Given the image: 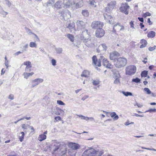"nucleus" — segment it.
I'll return each mask as SVG.
<instances>
[{"mask_svg":"<svg viewBox=\"0 0 156 156\" xmlns=\"http://www.w3.org/2000/svg\"><path fill=\"white\" fill-rule=\"evenodd\" d=\"M66 28H68L72 33H75L76 30L75 27V23L72 21L68 22L66 24Z\"/></svg>","mask_w":156,"mask_h":156,"instance_id":"39448f33","label":"nucleus"},{"mask_svg":"<svg viewBox=\"0 0 156 156\" xmlns=\"http://www.w3.org/2000/svg\"><path fill=\"white\" fill-rule=\"evenodd\" d=\"M23 52L22 51V52H21L20 51H18V52L15 53H14V55L15 56H17V55H19L20 54L22 53Z\"/></svg>","mask_w":156,"mask_h":156,"instance_id":"bf43d9fd","label":"nucleus"},{"mask_svg":"<svg viewBox=\"0 0 156 156\" xmlns=\"http://www.w3.org/2000/svg\"><path fill=\"white\" fill-rule=\"evenodd\" d=\"M151 15V14L149 12H146L145 13H144L143 15V16L144 17L146 18L147 16H150Z\"/></svg>","mask_w":156,"mask_h":156,"instance_id":"c03bdc74","label":"nucleus"},{"mask_svg":"<svg viewBox=\"0 0 156 156\" xmlns=\"http://www.w3.org/2000/svg\"><path fill=\"white\" fill-rule=\"evenodd\" d=\"M77 27L80 29H84L86 26L85 23L82 21L77 20L76 22Z\"/></svg>","mask_w":156,"mask_h":156,"instance_id":"4468645a","label":"nucleus"},{"mask_svg":"<svg viewBox=\"0 0 156 156\" xmlns=\"http://www.w3.org/2000/svg\"><path fill=\"white\" fill-rule=\"evenodd\" d=\"M91 151V148L86 150L83 153L82 156H93Z\"/></svg>","mask_w":156,"mask_h":156,"instance_id":"dca6fc26","label":"nucleus"},{"mask_svg":"<svg viewBox=\"0 0 156 156\" xmlns=\"http://www.w3.org/2000/svg\"><path fill=\"white\" fill-rule=\"evenodd\" d=\"M141 45L140 46V48H142L145 47L147 44V43L146 41L144 39H142L140 41Z\"/></svg>","mask_w":156,"mask_h":156,"instance_id":"b1692460","label":"nucleus"},{"mask_svg":"<svg viewBox=\"0 0 156 156\" xmlns=\"http://www.w3.org/2000/svg\"><path fill=\"white\" fill-rule=\"evenodd\" d=\"M50 147L53 154H57L59 156L64 155L67 151L65 146H61L59 143L57 142L52 143Z\"/></svg>","mask_w":156,"mask_h":156,"instance_id":"f257e3e1","label":"nucleus"},{"mask_svg":"<svg viewBox=\"0 0 156 156\" xmlns=\"http://www.w3.org/2000/svg\"><path fill=\"white\" fill-rule=\"evenodd\" d=\"M31 67V66H27L25 68V70L27 71H30V68Z\"/></svg>","mask_w":156,"mask_h":156,"instance_id":"3c124183","label":"nucleus"},{"mask_svg":"<svg viewBox=\"0 0 156 156\" xmlns=\"http://www.w3.org/2000/svg\"><path fill=\"white\" fill-rule=\"evenodd\" d=\"M132 81L133 82H134L136 83H138L140 82V79L137 77L135 79H133Z\"/></svg>","mask_w":156,"mask_h":156,"instance_id":"ea45409f","label":"nucleus"},{"mask_svg":"<svg viewBox=\"0 0 156 156\" xmlns=\"http://www.w3.org/2000/svg\"><path fill=\"white\" fill-rule=\"evenodd\" d=\"M28 44H26L25 45H24L23 47V50H22L23 52L25 51H27V49L28 48Z\"/></svg>","mask_w":156,"mask_h":156,"instance_id":"37998d69","label":"nucleus"},{"mask_svg":"<svg viewBox=\"0 0 156 156\" xmlns=\"http://www.w3.org/2000/svg\"><path fill=\"white\" fill-rule=\"evenodd\" d=\"M129 23L131 27L133 28H134V27L133 22L131 21Z\"/></svg>","mask_w":156,"mask_h":156,"instance_id":"0e129e2a","label":"nucleus"},{"mask_svg":"<svg viewBox=\"0 0 156 156\" xmlns=\"http://www.w3.org/2000/svg\"><path fill=\"white\" fill-rule=\"evenodd\" d=\"M127 63V59L125 58L119 57L116 59L114 65L118 68H121L125 66Z\"/></svg>","mask_w":156,"mask_h":156,"instance_id":"7ed1b4c3","label":"nucleus"},{"mask_svg":"<svg viewBox=\"0 0 156 156\" xmlns=\"http://www.w3.org/2000/svg\"><path fill=\"white\" fill-rule=\"evenodd\" d=\"M155 47H156V46H154V47H150L149 48L148 50L150 51H153L155 49Z\"/></svg>","mask_w":156,"mask_h":156,"instance_id":"603ef678","label":"nucleus"},{"mask_svg":"<svg viewBox=\"0 0 156 156\" xmlns=\"http://www.w3.org/2000/svg\"><path fill=\"white\" fill-rule=\"evenodd\" d=\"M61 14L64 20H67L71 16L70 12L67 10L62 11L61 12Z\"/></svg>","mask_w":156,"mask_h":156,"instance_id":"6e6552de","label":"nucleus"},{"mask_svg":"<svg viewBox=\"0 0 156 156\" xmlns=\"http://www.w3.org/2000/svg\"><path fill=\"white\" fill-rule=\"evenodd\" d=\"M136 71V67L134 65L127 66L126 69V75L132 76Z\"/></svg>","mask_w":156,"mask_h":156,"instance_id":"20e7f679","label":"nucleus"},{"mask_svg":"<svg viewBox=\"0 0 156 156\" xmlns=\"http://www.w3.org/2000/svg\"><path fill=\"white\" fill-rule=\"evenodd\" d=\"M90 74L89 72L87 70H84L82 73L81 76L82 77H87Z\"/></svg>","mask_w":156,"mask_h":156,"instance_id":"412c9836","label":"nucleus"},{"mask_svg":"<svg viewBox=\"0 0 156 156\" xmlns=\"http://www.w3.org/2000/svg\"><path fill=\"white\" fill-rule=\"evenodd\" d=\"M93 62V64L95 66H100L101 65V62H99V61H97V57L96 56L94 55L92 58Z\"/></svg>","mask_w":156,"mask_h":156,"instance_id":"f3484780","label":"nucleus"},{"mask_svg":"<svg viewBox=\"0 0 156 156\" xmlns=\"http://www.w3.org/2000/svg\"><path fill=\"white\" fill-rule=\"evenodd\" d=\"M106 68H111L112 67V65L109 63H107V64L105 65V66Z\"/></svg>","mask_w":156,"mask_h":156,"instance_id":"5fc2aeb1","label":"nucleus"},{"mask_svg":"<svg viewBox=\"0 0 156 156\" xmlns=\"http://www.w3.org/2000/svg\"><path fill=\"white\" fill-rule=\"evenodd\" d=\"M92 83L94 85H97L99 84V82L98 80H94L92 82Z\"/></svg>","mask_w":156,"mask_h":156,"instance_id":"09e8293b","label":"nucleus"},{"mask_svg":"<svg viewBox=\"0 0 156 156\" xmlns=\"http://www.w3.org/2000/svg\"><path fill=\"white\" fill-rule=\"evenodd\" d=\"M108 63L107 59L106 58H104L103 60L102 65L104 66H105V65Z\"/></svg>","mask_w":156,"mask_h":156,"instance_id":"a19ab883","label":"nucleus"},{"mask_svg":"<svg viewBox=\"0 0 156 156\" xmlns=\"http://www.w3.org/2000/svg\"><path fill=\"white\" fill-rule=\"evenodd\" d=\"M43 80L41 78H37L32 80L33 84L31 85V87H34L35 86L38 85L41 83L43 82Z\"/></svg>","mask_w":156,"mask_h":156,"instance_id":"f8f14e48","label":"nucleus"},{"mask_svg":"<svg viewBox=\"0 0 156 156\" xmlns=\"http://www.w3.org/2000/svg\"><path fill=\"white\" fill-rule=\"evenodd\" d=\"M122 94H124L126 96H133V94L132 93L129 92H125L124 91H122Z\"/></svg>","mask_w":156,"mask_h":156,"instance_id":"2f4dec72","label":"nucleus"},{"mask_svg":"<svg viewBox=\"0 0 156 156\" xmlns=\"http://www.w3.org/2000/svg\"><path fill=\"white\" fill-rule=\"evenodd\" d=\"M75 5V8L76 9H78L80 8H81L82 7L83 5V1H81L77 2H76V1Z\"/></svg>","mask_w":156,"mask_h":156,"instance_id":"6ab92c4d","label":"nucleus"},{"mask_svg":"<svg viewBox=\"0 0 156 156\" xmlns=\"http://www.w3.org/2000/svg\"><path fill=\"white\" fill-rule=\"evenodd\" d=\"M20 134H21V136H19V140L20 141L22 142L23 141V140L24 139V133L23 132H22L20 133Z\"/></svg>","mask_w":156,"mask_h":156,"instance_id":"c9c22d12","label":"nucleus"},{"mask_svg":"<svg viewBox=\"0 0 156 156\" xmlns=\"http://www.w3.org/2000/svg\"><path fill=\"white\" fill-rule=\"evenodd\" d=\"M116 4V2L113 1V2H111L110 3L108 4V6L110 8V9H112L115 6V5Z\"/></svg>","mask_w":156,"mask_h":156,"instance_id":"5701e85b","label":"nucleus"},{"mask_svg":"<svg viewBox=\"0 0 156 156\" xmlns=\"http://www.w3.org/2000/svg\"><path fill=\"white\" fill-rule=\"evenodd\" d=\"M119 55V53L116 51H115L110 53L109 57L111 60H113L115 61L117 59L116 57Z\"/></svg>","mask_w":156,"mask_h":156,"instance_id":"ddd939ff","label":"nucleus"},{"mask_svg":"<svg viewBox=\"0 0 156 156\" xmlns=\"http://www.w3.org/2000/svg\"><path fill=\"white\" fill-rule=\"evenodd\" d=\"M99 47L100 48H101L102 51H106L107 48L106 44H103L99 45Z\"/></svg>","mask_w":156,"mask_h":156,"instance_id":"473e14b6","label":"nucleus"},{"mask_svg":"<svg viewBox=\"0 0 156 156\" xmlns=\"http://www.w3.org/2000/svg\"><path fill=\"white\" fill-rule=\"evenodd\" d=\"M31 48H37V44L35 42H31L29 44Z\"/></svg>","mask_w":156,"mask_h":156,"instance_id":"f704fd0d","label":"nucleus"},{"mask_svg":"<svg viewBox=\"0 0 156 156\" xmlns=\"http://www.w3.org/2000/svg\"><path fill=\"white\" fill-rule=\"evenodd\" d=\"M80 38L87 46L90 47L93 45V44L91 41L90 33L88 32L87 30H85L82 31Z\"/></svg>","mask_w":156,"mask_h":156,"instance_id":"f03ea898","label":"nucleus"},{"mask_svg":"<svg viewBox=\"0 0 156 156\" xmlns=\"http://www.w3.org/2000/svg\"><path fill=\"white\" fill-rule=\"evenodd\" d=\"M34 72H31V73H23V75L24 76V77L26 79H27L29 76H32L34 74Z\"/></svg>","mask_w":156,"mask_h":156,"instance_id":"bb28decb","label":"nucleus"},{"mask_svg":"<svg viewBox=\"0 0 156 156\" xmlns=\"http://www.w3.org/2000/svg\"><path fill=\"white\" fill-rule=\"evenodd\" d=\"M105 31L102 28L97 29L95 32V35L97 37L101 38L105 34Z\"/></svg>","mask_w":156,"mask_h":156,"instance_id":"9d476101","label":"nucleus"},{"mask_svg":"<svg viewBox=\"0 0 156 156\" xmlns=\"http://www.w3.org/2000/svg\"><path fill=\"white\" fill-rule=\"evenodd\" d=\"M0 13L4 17H5L8 14L7 12L3 10Z\"/></svg>","mask_w":156,"mask_h":156,"instance_id":"4c0bfd02","label":"nucleus"},{"mask_svg":"<svg viewBox=\"0 0 156 156\" xmlns=\"http://www.w3.org/2000/svg\"><path fill=\"white\" fill-rule=\"evenodd\" d=\"M110 116L112 118H113L114 120H116L118 119L119 117L115 112H113L111 113Z\"/></svg>","mask_w":156,"mask_h":156,"instance_id":"aec40b11","label":"nucleus"},{"mask_svg":"<svg viewBox=\"0 0 156 156\" xmlns=\"http://www.w3.org/2000/svg\"><path fill=\"white\" fill-rule=\"evenodd\" d=\"M130 7L126 3H123L121 5L119 9L120 10L126 15L129 13V9Z\"/></svg>","mask_w":156,"mask_h":156,"instance_id":"423d86ee","label":"nucleus"},{"mask_svg":"<svg viewBox=\"0 0 156 156\" xmlns=\"http://www.w3.org/2000/svg\"><path fill=\"white\" fill-rule=\"evenodd\" d=\"M46 136L44 134H41L38 137V139L40 141H42L46 139Z\"/></svg>","mask_w":156,"mask_h":156,"instance_id":"393cba45","label":"nucleus"},{"mask_svg":"<svg viewBox=\"0 0 156 156\" xmlns=\"http://www.w3.org/2000/svg\"><path fill=\"white\" fill-rule=\"evenodd\" d=\"M148 74L147 71H144L142 72L141 73V76L142 77H144L147 76Z\"/></svg>","mask_w":156,"mask_h":156,"instance_id":"72a5a7b5","label":"nucleus"},{"mask_svg":"<svg viewBox=\"0 0 156 156\" xmlns=\"http://www.w3.org/2000/svg\"><path fill=\"white\" fill-rule=\"evenodd\" d=\"M56 61L54 59H52L51 60L52 65L53 66H55L56 65Z\"/></svg>","mask_w":156,"mask_h":156,"instance_id":"49530a36","label":"nucleus"},{"mask_svg":"<svg viewBox=\"0 0 156 156\" xmlns=\"http://www.w3.org/2000/svg\"><path fill=\"white\" fill-rule=\"evenodd\" d=\"M6 4L9 6L10 7L11 5V2L7 0H6Z\"/></svg>","mask_w":156,"mask_h":156,"instance_id":"052dcab7","label":"nucleus"},{"mask_svg":"<svg viewBox=\"0 0 156 156\" xmlns=\"http://www.w3.org/2000/svg\"><path fill=\"white\" fill-rule=\"evenodd\" d=\"M119 80L118 78H116L114 81V83L115 84H118L119 83Z\"/></svg>","mask_w":156,"mask_h":156,"instance_id":"864d4df0","label":"nucleus"},{"mask_svg":"<svg viewBox=\"0 0 156 156\" xmlns=\"http://www.w3.org/2000/svg\"><path fill=\"white\" fill-rule=\"evenodd\" d=\"M104 25L102 22L99 21H95L93 22L91 25L92 28L93 29H97L101 28Z\"/></svg>","mask_w":156,"mask_h":156,"instance_id":"0eeeda50","label":"nucleus"},{"mask_svg":"<svg viewBox=\"0 0 156 156\" xmlns=\"http://www.w3.org/2000/svg\"><path fill=\"white\" fill-rule=\"evenodd\" d=\"M138 19L139 20L142 22H144V19L142 17H138Z\"/></svg>","mask_w":156,"mask_h":156,"instance_id":"774afa93","label":"nucleus"},{"mask_svg":"<svg viewBox=\"0 0 156 156\" xmlns=\"http://www.w3.org/2000/svg\"><path fill=\"white\" fill-rule=\"evenodd\" d=\"M144 90L145 92L147 94H150L151 93V91L148 88H145L144 89Z\"/></svg>","mask_w":156,"mask_h":156,"instance_id":"58836bf2","label":"nucleus"},{"mask_svg":"<svg viewBox=\"0 0 156 156\" xmlns=\"http://www.w3.org/2000/svg\"><path fill=\"white\" fill-rule=\"evenodd\" d=\"M108 23H110V24H113V21L112 19V18H111V19H110L108 21Z\"/></svg>","mask_w":156,"mask_h":156,"instance_id":"69168bd1","label":"nucleus"},{"mask_svg":"<svg viewBox=\"0 0 156 156\" xmlns=\"http://www.w3.org/2000/svg\"><path fill=\"white\" fill-rule=\"evenodd\" d=\"M55 119L57 121H60L61 120V119L60 116L55 117Z\"/></svg>","mask_w":156,"mask_h":156,"instance_id":"13d9d810","label":"nucleus"},{"mask_svg":"<svg viewBox=\"0 0 156 156\" xmlns=\"http://www.w3.org/2000/svg\"><path fill=\"white\" fill-rule=\"evenodd\" d=\"M76 2V0H64L63 2V3H64L63 7L65 8H69L71 5L75 4Z\"/></svg>","mask_w":156,"mask_h":156,"instance_id":"1a4fd4ad","label":"nucleus"},{"mask_svg":"<svg viewBox=\"0 0 156 156\" xmlns=\"http://www.w3.org/2000/svg\"><path fill=\"white\" fill-rule=\"evenodd\" d=\"M134 115H133V116H135L136 117H144V115H140L136 113H134Z\"/></svg>","mask_w":156,"mask_h":156,"instance_id":"338daca9","label":"nucleus"},{"mask_svg":"<svg viewBox=\"0 0 156 156\" xmlns=\"http://www.w3.org/2000/svg\"><path fill=\"white\" fill-rule=\"evenodd\" d=\"M25 30H26V31L30 35L31 34H34L33 33L30 29H28L27 27H25Z\"/></svg>","mask_w":156,"mask_h":156,"instance_id":"79ce46f5","label":"nucleus"},{"mask_svg":"<svg viewBox=\"0 0 156 156\" xmlns=\"http://www.w3.org/2000/svg\"><path fill=\"white\" fill-rule=\"evenodd\" d=\"M69 146L73 150H77L80 147V146L78 144L72 142L69 144Z\"/></svg>","mask_w":156,"mask_h":156,"instance_id":"a211bd4d","label":"nucleus"},{"mask_svg":"<svg viewBox=\"0 0 156 156\" xmlns=\"http://www.w3.org/2000/svg\"><path fill=\"white\" fill-rule=\"evenodd\" d=\"M57 103L59 105H64L65 104L63 103L62 101L61 100H58L57 101Z\"/></svg>","mask_w":156,"mask_h":156,"instance_id":"8fccbe9b","label":"nucleus"},{"mask_svg":"<svg viewBox=\"0 0 156 156\" xmlns=\"http://www.w3.org/2000/svg\"><path fill=\"white\" fill-rule=\"evenodd\" d=\"M155 36V32L153 31H151L149 32L147 35V36L149 37L153 38Z\"/></svg>","mask_w":156,"mask_h":156,"instance_id":"cd10ccee","label":"nucleus"},{"mask_svg":"<svg viewBox=\"0 0 156 156\" xmlns=\"http://www.w3.org/2000/svg\"><path fill=\"white\" fill-rule=\"evenodd\" d=\"M63 4V2L59 0L56 2L54 5V8L57 9H59L62 8V6Z\"/></svg>","mask_w":156,"mask_h":156,"instance_id":"2eb2a0df","label":"nucleus"},{"mask_svg":"<svg viewBox=\"0 0 156 156\" xmlns=\"http://www.w3.org/2000/svg\"><path fill=\"white\" fill-rule=\"evenodd\" d=\"M89 97V96L88 95H85L84 96L82 99L81 100L83 101L85 100L87 98Z\"/></svg>","mask_w":156,"mask_h":156,"instance_id":"e2e57ef3","label":"nucleus"},{"mask_svg":"<svg viewBox=\"0 0 156 156\" xmlns=\"http://www.w3.org/2000/svg\"><path fill=\"white\" fill-rule=\"evenodd\" d=\"M55 50L58 54H61L62 53L63 49L61 48H55Z\"/></svg>","mask_w":156,"mask_h":156,"instance_id":"a878e982","label":"nucleus"},{"mask_svg":"<svg viewBox=\"0 0 156 156\" xmlns=\"http://www.w3.org/2000/svg\"><path fill=\"white\" fill-rule=\"evenodd\" d=\"M55 2V0H49L46 3L47 6H52L53 7H54V4Z\"/></svg>","mask_w":156,"mask_h":156,"instance_id":"4be33fe9","label":"nucleus"},{"mask_svg":"<svg viewBox=\"0 0 156 156\" xmlns=\"http://www.w3.org/2000/svg\"><path fill=\"white\" fill-rule=\"evenodd\" d=\"M82 13L84 16L87 17L89 15V12L87 10H83L82 11Z\"/></svg>","mask_w":156,"mask_h":156,"instance_id":"c85d7f7f","label":"nucleus"},{"mask_svg":"<svg viewBox=\"0 0 156 156\" xmlns=\"http://www.w3.org/2000/svg\"><path fill=\"white\" fill-rule=\"evenodd\" d=\"M111 10H112L110 9V8L108 6V5L105 9V11L108 12H109Z\"/></svg>","mask_w":156,"mask_h":156,"instance_id":"6e6d98bb","label":"nucleus"},{"mask_svg":"<svg viewBox=\"0 0 156 156\" xmlns=\"http://www.w3.org/2000/svg\"><path fill=\"white\" fill-rule=\"evenodd\" d=\"M91 151L93 156H101L104 152L102 151L98 150H95L91 148Z\"/></svg>","mask_w":156,"mask_h":156,"instance_id":"9b49d317","label":"nucleus"},{"mask_svg":"<svg viewBox=\"0 0 156 156\" xmlns=\"http://www.w3.org/2000/svg\"><path fill=\"white\" fill-rule=\"evenodd\" d=\"M80 118L82 119H84L86 121H88L89 120V117H86L82 115H77Z\"/></svg>","mask_w":156,"mask_h":156,"instance_id":"e433bc0d","label":"nucleus"},{"mask_svg":"<svg viewBox=\"0 0 156 156\" xmlns=\"http://www.w3.org/2000/svg\"><path fill=\"white\" fill-rule=\"evenodd\" d=\"M23 64L27 66H31V62L29 61L28 62H25L23 63Z\"/></svg>","mask_w":156,"mask_h":156,"instance_id":"de8ad7c7","label":"nucleus"},{"mask_svg":"<svg viewBox=\"0 0 156 156\" xmlns=\"http://www.w3.org/2000/svg\"><path fill=\"white\" fill-rule=\"evenodd\" d=\"M156 112V109L154 108V109H149L146 112Z\"/></svg>","mask_w":156,"mask_h":156,"instance_id":"a18cd8bd","label":"nucleus"},{"mask_svg":"<svg viewBox=\"0 0 156 156\" xmlns=\"http://www.w3.org/2000/svg\"><path fill=\"white\" fill-rule=\"evenodd\" d=\"M67 37L71 41L73 42L74 40V37L71 34H68L67 35Z\"/></svg>","mask_w":156,"mask_h":156,"instance_id":"c756f323","label":"nucleus"},{"mask_svg":"<svg viewBox=\"0 0 156 156\" xmlns=\"http://www.w3.org/2000/svg\"><path fill=\"white\" fill-rule=\"evenodd\" d=\"M117 25H118L119 26H120V24L119 23H117V24L115 25L114 26L113 28V31L114 32H115L116 30H115V27L116 26H117Z\"/></svg>","mask_w":156,"mask_h":156,"instance_id":"680f3d73","label":"nucleus"},{"mask_svg":"<svg viewBox=\"0 0 156 156\" xmlns=\"http://www.w3.org/2000/svg\"><path fill=\"white\" fill-rule=\"evenodd\" d=\"M112 17L109 15L107 14H104V18L105 20L107 21H108V20L110 19H111V18Z\"/></svg>","mask_w":156,"mask_h":156,"instance_id":"7c9ffc66","label":"nucleus"},{"mask_svg":"<svg viewBox=\"0 0 156 156\" xmlns=\"http://www.w3.org/2000/svg\"><path fill=\"white\" fill-rule=\"evenodd\" d=\"M8 98L9 99H10L11 100H12L14 99V95H13L12 94H10L9 97H8Z\"/></svg>","mask_w":156,"mask_h":156,"instance_id":"4d7b16f0","label":"nucleus"}]
</instances>
